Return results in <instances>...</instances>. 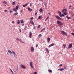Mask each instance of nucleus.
<instances>
[{"mask_svg":"<svg viewBox=\"0 0 74 74\" xmlns=\"http://www.w3.org/2000/svg\"><path fill=\"white\" fill-rule=\"evenodd\" d=\"M57 23L58 25H60V26H63V23L61 22L59 20H58L57 21Z\"/></svg>","mask_w":74,"mask_h":74,"instance_id":"f257e3e1","label":"nucleus"},{"mask_svg":"<svg viewBox=\"0 0 74 74\" xmlns=\"http://www.w3.org/2000/svg\"><path fill=\"white\" fill-rule=\"evenodd\" d=\"M61 32L62 33V34H64L65 36H67V33H66L64 31H61Z\"/></svg>","mask_w":74,"mask_h":74,"instance_id":"f03ea898","label":"nucleus"},{"mask_svg":"<svg viewBox=\"0 0 74 74\" xmlns=\"http://www.w3.org/2000/svg\"><path fill=\"white\" fill-rule=\"evenodd\" d=\"M29 64L31 67L33 68V62H29Z\"/></svg>","mask_w":74,"mask_h":74,"instance_id":"7ed1b4c3","label":"nucleus"},{"mask_svg":"<svg viewBox=\"0 0 74 74\" xmlns=\"http://www.w3.org/2000/svg\"><path fill=\"white\" fill-rule=\"evenodd\" d=\"M72 46H73V44L71 43L70 44L69 46V47H68L67 49H70V48H72Z\"/></svg>","mask_w":74,"mask_h":74,"instance_id":"20e7f679","label":"nucleus"},{"mask_svg":"<svg viewBox=\"0 0 74 74\" xmlns=\"http://www.w3.org/2000/svg\"><path fill=\"white\" fill-rule=\"evenodd\" d=\"M58 14H60V17H62V16L61 14V12H60V11H58Z\"/></svg>","mask_w":74,"mask_h":74,"instance_id":"39448f33","label":"nucleus"},{"mask_svg":"<svg viewBox=\"0 0 74 74\" xmlns=\"http://www.w3.org/2000/svg\"><path fill=\"white\" fill-rule=\"evenodd\" d=\"M16 67H17V69H16V70H14V73H15V72H16V71H18V68L19 67V66H18V65H17Z\"/></svg>","mask_w":74,"mask_h":74,"instance_id":"423d86ee","label":"nucleus"},{"mask_svg":"<svg viewBox=\"0 0 74 74\" xmlns=\"http://www.w3.org/2000/svg\"><path fill=\"white\" fill-rule=\"evenodd\" d=\"M20 66H21V67H22V68H23V69H26V67H25V66H24L22 64H21L20 65Z\"/></svg>","mask_w":74,"mask_h":74,"instance_id":"0eeeda50","label":"nucleus"},{"mask_svg":"<svg viewBox=\"0 0 74 74\" xmlns=\"http://www.w3.org/2000/svg\"><path fill=\"white\" fill-rule=\"evenodd\" d=\"M56 18H57V19H58L59 20H62V18L58 16H56Z\"/></svg>","mask_w":74,"mask_h":74,"instance_id":"6e6552de","label":"nucleus"},{"mask_svg":"<svg viewBox=\"0 0 74 74\" xmlns=\"http://www.w3.org/2000/svg\"><path fill=\"white\" fill-rule=\"evenodd\" d=\"M31 49L32 52H34V47H32Z\"/></svg>","mask_w":74,"mask_h":74,"instance_id":"1a4fd4ad","label":"nucleus"},{"mask_svg":"<svg viewBox=\"0 0 74 74\" xmlns=\"http://www.w3.org/2000/svg\"><path fill=\"white\" fill-rule=\"evenodd\" d=\"M64 70V68H60L58 69V70L59 71H63Z\"/></svg>","mask_w":74,"mask_h":74,"instance_id":"9d476101","label":"nucleus"},{"mask_svg":"<svg viewBox=\"0 0 74 74\" xmlns=\"http://www.w3.org/2000/svg\"><path fill=\"white\" fill-rule=\"evenodd\" d=\"M50 40H51V39L49 38H47V41L48 42H49V41H50Z\"/></svg>","mask_w":74,"mask_h":74,"instance_id":"9b49d317","label":"nucleus"},{"mask_svg":"<svg viewBox=\"0 0 74 74\" xmlns=\"http://www.w3.org/2000/svg\"><path fill=\"white\" fill-rule=\"evenodd\" d=\"M12 53H13L14 56H16V53H15V51H12Z\"/></svg>","mask_w":74,"mask_h":74,"instance_id":"f8f14e48","label":"nucleus"},{"mask_svg":"<svg viewBox=\"0 0 74 74\" xmlns=\"http://www.w3.org/2000/svg\"><path fill=\"white\" fill-rule=\"evenodd\" d=\"M55 45L54 43H52L50 45H49V47H52V46H53Z\"/></svg>","mask_w":74,"mask_h":74,"instance_id":"ddd939ff","label":"nucleus"},{"mask_svg":"<svg viewBox=\"0 0 74 74\" xmlns=\"http://www.w3.org/2000/svg\"><path fill=\"white\" fill-rule=\"evenodd\" d=\"M67 11V10H66V9H64L62 10V12H66Z\"/></svg>","mask_w":74,"mask_h":74,"instance_id":"4468645a","label":"nucleus"},{"mask_svg":"<svg viewBox=\"0 0 74 74\" xmlns=\"http://www.w3.org/2000/svg\"><path fill=\"white\" fill-rule=\"evenodd\" d=\"M12 10L15 12H17V10L15 8H14L12 9Z\"/></svg>","mask_w":74,"mask_h":74,"instance_id":"2eb2a0df","label":"nucleus"},{"mask_svg":"<svg viewBox=\"0 0 74 74\" xmlns=\"http://www.w3.org/2000/svg\"><path fill=\"white\" fill-rule=\"evenodd\" d=\"M18 14V12H15L13 14V15L14 16H15V15L16 16Z\"/></svg>","mask_w":74,"mask_h":74,"instance_id":"dca6fc26","label":"nucleus"},{"mask_svg":"<svg viewBox=\"0 0 74 74\" xmlns=\"http://www.w3.org/2000/svg\"><path fill=\"white\" fill-rule=\"evenodd\" d=\"M32 34L31 32H30L29 34V36L30 38H31L32 37Z\"/></svg>","mask_w":74,"mask_h":74,"instance_id":"f3484780","label":"nucleus"},{"mask_svg":"<svg viewBox=\"0 0 74 74\" xmlns=\"http://www.w3.org/2000/svg\"><path fill=\"white\" fill-rule=\"evenodd\" d=\"M27 3H26L25 4V5H23V7H26V6H27Z\"/></svg>","mask_w":74,"mask_h":74,"instance_id":"a211bd4d","label":"nucleus"},{"mask_svg":"<svg viewBox=\"0 0 74 74\" xmlns=\"http://www.w3.org/2000/svg\"><path fill=\"white\" fill-rule=\"evenodd\" d=\"M46 52H47V53H49V50L48 49V48H46Z\"/></svg>","mask_w":74,"mask_h":74,"instance_id":"6ab92c4d","label":"nucleus"},{"mask_svg":"<svg viewBox=\"0 0 74 74\" xmlns=\"http://www.w3.org/2000/svg\"><path fill=\"white\" fill-rule=\"evenodd\" d=\"M8 52L9 53H10V54H12V52H11V51H10V50L8 51Z\"/></svg>","mask_w":74,"mask_h":74,"instance_id":"aec40b11","label":"nucleus"},{"mask_svg":"<svg viewBox=\"0 0 74 74\" xmlns=\"http://www.w3.org/2000/svg\"><path fill=\"white\" fill-rule=\"evenodd\" d=\"M66 18L68 19H71V17H69L68 16H66Z\"/></svg>","mask_w":74,"mask_h":74,"instance_id":"412c9836","label":"nucleus"},{"mask_svg":"<svg viewBox=\"0 0 74 74\" xmlns=\"http://www.w3.org/2000/svg\"><path fill=\"white\" fill-rule=\"evenodd\" d=\"M16 40H18V41H20V42H21V39H19V38H16Z\"/></svg>","mask_w":74,"mask_h":74,"instance_id":"4be33fe9","label":"nucleus"},{"mask_svg":"<svg viewBox=\"0 0 74 74\" xmlns=\"http://www.w3.org/2000/svg\"><path fill=\"white\" fill-rule=\"evenodd\" d=\"M30 23L32 24V25H34V22H33L32 21H31L30 22Z\"/></svg>","mask_w":74,"mask_h":74,"instance_id":"5701e85b","label":"nucleus"},{"mask_svg":"<svg viewBox=\"0 0 74 74\" xmlns=\"http://www.w3.org/2000/svg\"><path fill=\"white\" fill-rule=\"evenodd\" d=\"M42 11H43L42 9V8H40L39 10V11H40V12H42Z\"/></svg>","mask_w":74,"mask_h":74,"instance_id":"b1692460","label":"nucleus"},{"mask_svg":"<svg viewBox=\"0 0 74 74\" xmlns=\"http://www.w3.org/2000/svg\"><path fill=\"white\" fill-rule=\"evenodd\" d=\"M28 10L29 11V12H31V9H30V8H28Z\"/></svg>","mask_w":74,"mask_h":74,"instance_id":"393cba45","label":"nucleus"},{"mask_svg":"<svg viewBox=\"0 0 74 74\" xmlns=\"http://www.w3.org/2000/svg\"><path fill=\"white\" fill-rule=\"evenodd\" d=\"M48 71L50 73H52V71L51 70V69L49 70Z\"/></svg>","mask_w":74,"mask_h":74,"instance_id":"a878e982","label":"nucleus"},{"mask_svg":"<svg viewBox=\"0 0 74 74\" xmlns=\"http://www.w3.org/2000/svg\"><path fill=\"white\" fill-rule=\"evenodd\" d=\"M2 3H4V4H7V3L5 1H3Z\"/></svg>","mask_w":74,"mask_h":74,"instance_id":"bb28decb","label":"nucleus"},{"mask_svg":"<svg viewBox=\"0 0 74 74\" xmlns=\"http://www.w3.org/2000/svg\"><path fill=\"white\" fill-rule=\"evenodd\" d=\"M63 45L64 47V48H66V44H64Z\"/></svg>","mask_w":74,"mask_h":74,"instance_id":"cd10ccee","label":"nucleus"},{"mask_svg":"<svg viewBox=\"0 0 74 74\" xmlns=\"http://www.w3.org/2000/svg\"><path fill=\"white\" fill-rule=\"evenodd\" d=\"M18 8H19V7H18V6H16V9H17V10H18Z\"/></svg>","mask_w":74,"mask_h":74,"instance_id":"c85d7f7f","label":"nucleus"},{"mask_svg":"<svg viewBox=\"0 0 74 74\" xmlns=\"http://www.w3.org/2000/svg\"><path fill=\"white\" fill-rule=\"evenodd\" d=\"M17 21V24H19V23H20V21L18 20Z\"/></svg>","mask_w":74,"mask_h":74,"instance_id":"c756f323","label":"nucleus"},{"mask_svg":"<svg viewBox=\"0 0 74 74\" xmlns=\"http://www.w3.org/2000/svg\"><path fill=\"white\" fill-rule=\"evenodd\" d=\"M49 16H47L46 19H45V21H47V20H48V19H49Z\"/></svg>","mask_w":74,"mask_h":74,"instance_id":"7c9ffc66","label":"nucleus"},{"mask_svg":"<svg viewBox=\"0 0 74 74\" xmlns=\"http://www.w3.org/2000/svg\"><path fill=\"white\" fill-rule=\"evenodd\" d=\"M20 21L21 23H23V20H21Z\"/></svg>","mask_w":74,"mask_h":74,"instance_id":"2f4dec72","label":"nucleus"},{"mask_svg":"<svg viewBox=\"0 0 74 74\" xmlns=\"http://www.w3.org/2000/svg\"><path fill=\"white\" fill-rule=\"evenodd\" d=\"M15 4V2L14 1V2H13V3H12V4H13V5H14Z\"/></svg>","mask_w":74,"mask_h":74,"instance_id":"473e14b6","label":"nucleus"},{"mask_svg":"<svg viewBox=\"0 0 74 74\" xmlns=\"http://www.w3.org/2000/svg\"><path fill=\"white\" fill-rule=\"evenodd\" d=\"M63 14L64 15H67V13L66 12H64Z\"/></svg>","mask_w":74,"mask_h":74,"instance_id":"72a5a7b5","label":"nucleus"},{"mask_svg":"<svg viewBox=\"0 0 74 74\" xmlns=\"http://www.w3.org/2000/svg\"><path fill=\"white\" fill-rule=\"evenodd\" d=\"M38 36L39 37H41V36H42V35H41V34H40L38 35Z\"/></svg>","mask_w":74,"mask_h":74,"instance_id":"f704fd0d","label":"nucleus"},{"mask_svg":"<svg viewBox=\"0 0 74 74\" xmlns=\"http://www.w3.org/2000/svg\"><path fill=\"white\" fill-rule=\"evenodd\" d=\"M71 9V10L72 11H74V8H72Z\"/></svg>","mask_w":74,"mask_h":74,"instance_id":"c9c22d12","label":"nucleus"},{"mask_svg":"<svg viewBox=\"0 0 74 74\" xmlns=\"http://www.w3.org/2000/svg\"><path fill=\"white\" fill-rule=\"evenodd\" d=\"M47 4L46 3H45V7H47Z\"/></svg>","mask_w":74,"mask_h":74,"instance_id":"e433bc0d","label":"nucleus"},{"mask_svg":"<svg viewBox=\"0 0 74 74\" xmlns=\"http://www.w3.org/2000/svg\"><path fill=\"white\" fill-rule=\"evenodd\" d=\"M72 35V36H74V33H71Z\"/></svg>","mask_w":74,"mask_h":74,"instance_id":"4c0bfd02","label":"nucleus"},{"mask_svg":"<svg viewBox=\"0 0 74 74\" xmlns=\"http://www.w3.org/2000/svg\"><path fill=\"white\" fill-rule=\"evenodd\" d=\"M4 11L5 12H7V10H4Z\"/></svg>","mask_w":74,"mask_h":74,"instance_id":"58836bf2","label":"nucleus"},{"mask_svg":"<svg viewBox=\"0 0 74 74\" xmlns=\"http://www.w3.org/2000/svg\"><path fill=\"white\" fill-rule=\"evenodd\" d=\"M10 71H11L12 73L13 72V71H12V70L10 68Z\"/></svg>","mask_w":74,"mask_h":74,"instance_id":"ea45409f","label":"nucleus"},{"mask_svg":"<svg viewBox=\"0 0 74 74\" xmlns=\"http://www.w3.org/2000/svg\"><path fill=\"white\" fill-rule=\"evenodd\" d=\"M38 27L40 28V25H38Z\"/></svg>","mask_w":74,"mask_h":74,"instance_id":"a19ab883","label":"nucleus"},{"mask_svg":"<svg viewBox=\"0 0 74 74\" xmlns=\"http://www.w3.org/2000/svg\"><path fill=\"white\" fill-rule=\"evenodd\" d=\"M38 18L39 19H41V16H39V17H38Z\"/></svg>","mask_w":74,"mask_h":74,"instance_id":"79ce46f5","label":"nucleus"},{"mask_svg":"<svg viewBox=\"0 0 74 74\" xmlns=\"http://www.w3.org/2000/svg\"><path fill=\"white\" fill-rule=\"evenodd\" d=\"M45 28H43V29H42V31H43V30H45Z\"/></svg>","mask_w":74,"mask_h":74,"instance_id":"37998d69","label":"nucleus"},{"mask_svg":"<svg viewBox=\"0 0 74 74\" xmlns=\"http://www.w3.org/2000/svg\"><path fill=\"white\" fill-rule=\"evenodd\" d=\"M31 20H32V19H33V17H32L31 18Z\"/></svg>","mask_w":74,"mask_h":74,"instance_id":"c03bdc74","label":"nucleus"},{"mask_svg":"<svg viewBox=\"0 0 74 74\" xmlns=\"http://www.w3.org/2000/svg\"><path fill=\"white\" fill-rule=\"evenodd\" d=\"M63 66V65L62 64L60 65V66Z\"/></svg>","mask_w":74,"mask_h":74,"instance_id":"a18cd8bd","label":"nucleus"},{"mask_svg":"<svg viewBox=\"0 0 74 74\" xmlns=\"http://www.w3.org/2000/svg\"><path fill=\"white\" fill-rule=\"evenodd\" d=\"M34 74H37V72H35L34 73Z\"/></svg>","mask_w":74,"mask_h":74,"instance_id":"49530a36","label":"nucleus"},{"mask_svg":"<svg viewBox=\"0 0 74 74\" xmlns=\"http://www.w3.org/2000/svg\"><path fill=\"white\" fill-rule=\"evenodd\" d=\"M62 16H64V15H63V14H62Z\"/></svg>","mask_w":74,"mask_h":74,"instance_id":"de8ad7c7","label":"nucleus"},{"mask_svg":"<svg viewBox=\"0 0 74 74\" xmlns=\"http://www.w3.org/2000/svg\"><path fill=\"white\" fill-rule=\"evenodd\" d=\"M21 42H23V43L24 44H25V43L24 42H23V41H21Z\"/></svg>","mask_w":74,"mask_h":74,"instance_id":"09e8293b","label":"nucleus"},{"mask_svg":"<svg viewBox=\"0 0 74 74\" xmlns=\"http://www.w3.org/2000/svg\"><path fill=\"white\" fill-rule=\"evenodd\" d=\"M10 13H12V11H11V10H10Z\"/></svg>","mask_w":74,"mask_h":74,"instance_id":"8fccbe9b","label":"nucleus"},{"mask_svg":"<svg viewBox=\"0 0 74 74\" xmlns=\"http://www.w3.org/2000/svg\"><path fill=\"white\" fill-rule=\"evenodd\" d=\"M38 47V44H36V47Z\"/></svg>","mask_w":74,"mask_h":74,"instance_id":"3c124183","label":"nucleus"},{"mask_svg":"<svg viewBox=\"0 0 74 74\" xmlns=\"http://www.w3.org/2000/svg\"><path fill=\"white\" fill-rule=\"evenodd\" d=\"M37 12H36L35 13V15H37Z\"/></svg>","mask_w":74,"mask_h":74,"instance_id":"603ef678","label":"nucleus"},{"mask_svg":"<svg viewBox=\"0 0 74 74\" xmlns=\"http://www.w3.org/2000/svg\"><path fill=\"white\" fill-rule=\"evenodd\" d=\"M12 23H15V22H14V21H12Z\"/></svg>","mask_w":74,"mask_h":74,"instance_id":"864d4df0","label":"nucleus"},{"mask_svg":"<svg viewBox=\"0 0 74 74\" xmlns=\"http://www.w3.org/2000/svg\"><path fill=\"white\" fill-rule=\"evenodd\" d=\"M19 31H20V32H22V30L21 29Z\"/></svg>","mask_w":74,"mask_h":74,"instance_id":"5fc2aeb1","label":"nucleus"},{"mask_svg":"<svg viewBox=\"0 0 74 74\" xmlns=\"http://www.w3.org/2000/svg\"><path fill=\"white\" fill-rule=\"evenodd\" d=\"M34 29H36V26H35L34 27Z\"/></svg>","mask_w":74,"mask_h":74,"instance_id":"6e6d98bb","label":"nucleus"},{"mask_svg":"<svg viewBox=\"0 0 74 74\" xmlns=\"http://www.w3.org/2000/svg\"><path fill=\"white\" fill-rule=\"evenodd\" d=\"M22 26H24V24H22Z\"/></svg>","mask_w":74,"mask_h":74,"instance_id":"4d7b16f0","label":"nucleus"},{"mask_svg":"<svg viewBox=\"0 0 74 74\" xmlns=\"http://www.w3.org/2000/svg\"><path fill=\"white\" fill-rule=\"evenodd\" d=\"M30 5L31 6H32V3H30Z\"/></svg>","mask_w":74,"mask_h":74,"instance_id":"13d9d810","label":"nucleus"},{"mask_svg":"<svg viewBox=\"0 0 74 74\" xmlns=\"http://www.w3.org/2000/svg\"><path fill=\"white\" fill-rule=\"evenodd\" d=\"M12 74H15V73H14V72H12Z\"/></svg>","mask_w":74,"mask_h":74,"instance_id":"bf43d9fd","label":"nucleus"},{"mask_svg":"<svg viewBox=\"0 0 74 74\" xmlns=\"http://www.w3.org/2000/svg\"><path fill=\"white\" fill-rule=\"evenodd\" d=\"M42 32V30L40 31V32Z\"/></svg>","mask_w":74,"mask_h":74,"instance_id":"052dcab7","label":"nucleus"},{"mask_svg":"<svg viewBox=\"0 0 74 74\" xmlns=\"http://www.w3.org/2000/svg\"><path fill=\"white\" fill-rule=\"evenodd\" d=\"M48 14H49V15H50V13H49Z\"/></svg>","mask_w":74,"mask_h":74,"instance_id":"680f3d73","label":"nucleus"},{"mask_svg":"<svg viewBox=\"0 0 74 74\" xmlns=\"http://www.w3.org/2000/svg\"><path fill=\"white\" fill-rule=\"evenodd\" d=\"M69 7H71V5H70V6H69Z\"/></svg>","mask_w":74,"mask_h":74,"instance_id":"e2e57ef3","label":"nucleus"},{"mask_svg":"<svg viewBox=\"0 0 74 74\" xmlns=\"http://www.w3.org/2000/svg\"><path fill=\"white\" fill-rule=\"evenodd\" d=\"M21 12H22V10H21Z\"/></svg>","mask_w":74,"mask_h":74,"instance_id":"0e129e2a","label":"nucleus"},{"mask_svg":"<svg viewBox=\"0 0 74 74\" xmlns=\"http://www.w3.org/2000/svg\"><path fill=\"white\" fill-rule=\"evenodd\" d=\"M25 27H26V28H27V26H25Z\"/></svg>","mask_w":74,"mask_h":74,"instance_id":"69168bd1","label":"nucleus"},{"mask_svg":"<svg viewBox=\"0 0 74 74\" xmlns=\"http://www.w3.org/2000/svg\"><path fill=\"white\" fill-rule=\"evenodd\" d=\"M10 7H9V9H10Z\"/></svg>","mask_w":74,"mask_h":74,"instance_id":"338daca9","label":"nucleus"},{"mask_svg":"<svg viewBox=\"0 0 74 74\" xmlns=\"http://www.w3.org/2000/svg\"><path fill=\"white\" fill-rule=\"evenodd\" d=\"M31 11H32V9H31Z\"/></svg>","mask_w":74,"mask_h":74,"instance_id":"774afa93","label":"nucleus"}]
</instances>
